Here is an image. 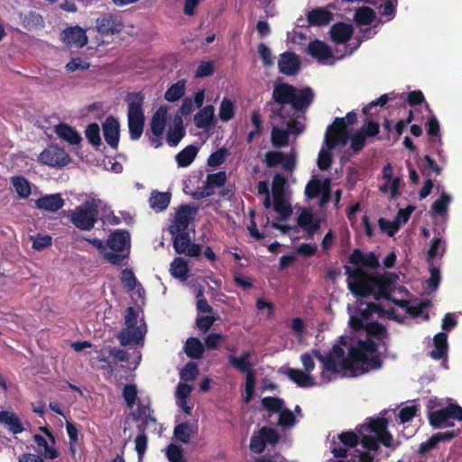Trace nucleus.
Here are the masks:
<instances>
[{"mask_svg": "<svg viewBox=\"0 0 462 462\" xmlns=\"http://www.w3.org/2000/svg\"><path fill=\"white\" fill-rule=\"evenodd\" d=\"M347 310L350 326L356 331L364 329L365 337H342L339 344L334 345L327 356H323L318 349L312 350V354L322 365L320 374L325 383L330 382L337 374L357 377L370 370L379 369L383 365L380 356L376 355V344L370 337H383L386 332L382 324L370 320L373 312H383L382 308L375 303L360 300L355 310L350 305Z\"/></svg>", "mask_w": 462, "mask_h": 462, "instance_id": "f257e3e1", "label": "nucleus"}, {"mask_svg": "<svg viewBox=\"0 0 462 462\" xmlns=\"http://www.w3.org/2000/svg\"><path fill=\"white\" fill-rule=\"evenodd\" d=\"M314 99L311 88H297L293 85L277 80L273 88V100L267 104L273 117H290L292 111H304Z\"/></svg>", "mask_w": 462, "mask_h": 462, "instance_id": "f03ea898", "label": "nucleus"}, {"mask_svg": "<svg viewBox=\"0 0 462 462\" xmlns=\"http://www.w3.org/2000/svg\"><path fill=\"white\" fill-rule=\"evenodd\" d=\"M345 273L347 276L348 290L356 297H368L374 294L375 300H392L390 293L380 285L373 276L368 275L360 269H353L349 265H345Z\"/></svg>", "mask_w": 462, "mask_h": 462, "instance_id": "7ed1b4c3", "label": "nucleus"}, {"mask_svg": "<svg viewBox=\"0 0 462 462\" xmlns=\"http://www.w3.org/2000/svg\"><path fill=\"white\" fill-rule=\"evenodd\" d=\"M387 428L388 420L384 418L370 419L367 424H362L358 431L365 448L376 450L380 444L392 447L393 439Z\"/></svg>", "mask_w": 462, "mask_h": 462, "instance_id": "20e7f679", "label": "nucleus"}, {"mask_svg": "<svg viewBox=\"0 0 462 462\" xmlns=\"http://www.w3.org/2000/svg\"><path fill=\"white\" fill-rule=\"evenodd\" d=\"M128 104V130L132 140L141 138L144 129L145 116L143 109L144 96L142 92H131L126 96Z\"/></svg>", "mask_w": 462, "mask_h": 462, "instance_id": "39448f33", "label": "nucleus"}, {"mask_svg": "<svg viewBox=\"0 0 462 462\" xmlns=\"http://www.w3.org/2000/svg\"><path fill=\"white\" fill-rule=\"evenodd\" d=\"M125 327L117 335L121 345L141 344L147 332L146 323L143 319H139L138 311L133 307H128L125 316Z\"/></svg>", "mask_w": 462, "mask_h": 462, "instance_id": "423d86ee", "label": "nucleus"}, {"mask_svg": "<svg viewBox=\"0 0 462 462\" xmlns=\"http://www.w3.org/2000/svg\"><path fill=\"white\" fill-rule=\"evenodd\" d=\"M110 251L105 252V259L110 263L122 265L130 252V235L125 230H116L107 240Z\"/></svg>", "mask_w": 462, "mask_h": 462, "instance_id": "0eeeda50", "label": "nucleus"}, {"mask_svg": "<svg viewBox=\"0 0 462 462\" xmlns=\"http://www.w3.org/2000/svg\"><path fill=\"white\" fill-rule=\"evenodd\" d=\"M98 209L95 201L88 200L72 210L70 220L72 224L81 230H91L97 219Z\"/></svg>", "mask_w": 462, "mask_h": 462, "instance_id": "6e6552de", "label": "nucleus"}, {"mask_svg": "<svg viewBox=\"0 0 462 462\" xmlns=\"http://www.w3.org/2000/svg\"><path fill=\"white\" fill-rule=\"evenodd\" d=\"M337 146H346V136L344 134L336 137L332 126H328L325 133L324 145L321 146L319 152L317 163L321 171H327L332 163L331 150Z\"/></svg>", "mask_w": 462, "mask_h": 462, "instance_id": "1a4fd4ad", "label": "nucleus"}, {"mask_svg": "<svg viewBox=\"0 0 462 462\" xmlns=\"http://www.w3.org/2000/svg\"><path fill=\"white\" fill-rule=\"evenodd\" d=\"M428 419L431 427L436 429L453 427L454 420H462V407L449 405L435 411H429Z\"/></svg>", "mask_w": 462, "mask_h": 462, "instance_id": "9d476101", "label": "nucleus"}, {"mask_svg": "<svg viewBox=\"0 0 462 462\" xmlns=\"http://www.w3.org/2000/svg\"><path fill=\"white\" fill-rule=\"evenodd\" d=\"M125 28L121 15L116 13H102L96 19V30L104 35H114Z\"/></svg>", "mask_w": 462, "mask_h": 462, "instance_id": "9b49d317", "label": "nucleus"}, {"mask_svg": "<svg viewBox=\"0 0 462 462\" xmlns=\"http://www.w3.org/2000/svg\"><path fill=\"white\" fill-rule=\"evenodd\" d=\"M39 162L51 167H64L69 163V154L59 145H50L41 152Z\"/></svg>", "mask_w": 462, "mask_h": 462, "instance_id": "f8f14e48", "label": "nucleus"}, {"mask_svg": "<svg viewBox=\"0 0 462 462\" xmlns=\"http://www.w3.org/2000/svg\"><path fill=\"white\" fill-rule=\"evenodd\" d=\"M173 238V248L178 254H184L188 256L197 257L202 252L200 244H190V237L188 231L183 233H171Z\"/></svg>", "mask_w": 462, "mask_h": 462, "instance_id": "ddd939ff", "label": "nucleus"}, {"mask_svg": "<svg viewBox=\"0 0 462 462\" xmlns=\"http://www.w3.org/2000/svg\"><path fill=\"white\" fill-rule=\"evenodd\" d=\"M264 162L269 168L282 164L283 171L292 172L296 168V155L291 152L284 154L281 151H269L265 154Z\"/></svg>", "mask_w": 462, "mask_h": 462, "instance_id": "4468645a", "label": "nucleus"}, {"mask_svg": "<svg viewBox=\"0 0 462 462\" xmlns=\"http://www.w3.org/2000/svg\"><path fill=\"white\" fill-rule=\"evenodd\" d=\"M307 53L313 59H316L318 62L322 64H333L334 55L333 51L327 42L323 41H312L310 42L307 50Z\"/></svg>", "mask_w": 462, "mask_h": 462, "instance_id": "2eb2a0df", "label": "nucleus"}, {"mask_svg": "<svg viewBox=\"0 0 462 462\" xmlns=\"http://www.w3.org/2000/svg\"><path fill=\"white\" fill-rule=\"evenodd\" d=\"M297 223L305 231L303 237L306 239H312L314 235L320 230V220L315 217L310 209H302L297 218Z\"/></svg>", "mask_w": 462, "mask_h": 462, "instance_id": "dca6fc26", "label": "nucleus"}, {"mask_svg": "<svg viewBox=\"0 0 462 462\" xmlns=\"http://www.w3.org/2000/svg\"><path fill=\"white\" fill-rule=\"evenodd\" d=\"M279 71L286 76L297 75L300 69V58L293 52H283L278 60Z\"/></svg>", "mask_w": 462, "mask_h": 462, "instance_id": "f3484780", "label": "nucleus"}, {"mask_svg": "<svg viewBox=\"0 0 462 462\" xmlns=\"http://www.w3.org/2000/svg\"><path fill=\"white\" fill-rule=\"evenodd\" d=\"M61 41L70 47L85 46L88 41L85 29L75 25L62 31Z\"/></svg>", "mask_w": 462, "mask_h": 462, "instance_id": "a211bd4d", "label": "nucleus"}, {"mask_svg": "<svg viewBox=\"0 0 462 462\" xmlns=\"http://www.w3.org/2000/svg\"><path fill=\"white\" fill-rule=\"evenodd\" d=\"M104 137L109 146L118 147L120 123L114 116H108L102 125Z\"/></svg>", "mask_w": 462, "mask_h": 462, "instance_id": "6ab92c4d", "label": "nucleus"}, {"mask_svg": "<svg viewBox=\"0 0 462 462\" xmlns=\"http://www.w3.org/2000/svg\"><path fill=\"white\" fill-rule=\"evenodd\" d=\"M197 213V208H192L189 205L180 206L173 221V225L171 226V232H184L188 231L189 223V217L192 214Z\"/></svg>", "mask_w": 462, "mask_h": 462, "instance_id": "aec40b11", "label": "nucleus"}, {"mask_svg": "<svg viewBox=\"0 0 462 462\" xmlns=\"http://www.w3.org/2000/svg\"><path fill=\"white\" fill-rule=\"evenodd\" d=\"M64 203L65 201L60 193H53L52 195L38 198V199L35 200V208L55 213V211L63 208Z\"/></svg>", "mask_w": 462, "mask_h": 462, "instance_id": "412c9836", "label": "nucleus"}, {"mask_svg": "<svg viewBox=\"0 0 462 462\" xmlns=\"http://www.w3.org/2000/svg\"><path fill=\"white\" fill-rule=\"evenodd\" d=\"M356 112H348L345 117H336L333 123L329 125L332 126V131L336 137H338L339 134H343L345 136V145L348 142L349 133L346 130V126L350 125V124H354L356 121Z\"/></svg>", "mask_w": 462, "mask_h": 462, "instance_id": "4be33fe9", "label": "nucleus"}, {"mask_svg": "<svg viewBox=\"0 0 462 462\" xmlns=\"http://www.w3.org/2000/svg\"><path fill=\"white\" fill-rule=\"evenodd\" d=\"M54 131L59 138L69 143L70 145H79L82 140V136L79 134L78 130L72 128L67 123H60L58 125H55Z\"/></svg>", "mask_w": 462, "mask_h": 462, "instance_id": "5701e85b", "label": "nucleus"}, {"mask_svg": "<svg viewBox=\"0 0 462 462\" xmlns=\"http://www.w3.org/2000/svg\"><path fill=\"white\" fill-rule=\"evenodd\" d=\"M349 263L359 266H368L369 268H376L379 265V260L374 253H362L360 250H355L349 256Z\"/></svg>", "mask_w": 462, "mask_h": 462, "instance_id": "b1692460", "label": "nucleus"}, {"mask_svg": "<svg viewBox=\"0 0 462 462\" xmlns=\"http://www.w3.org/2000/svg\"><path fill=\"white\" fill-rule=\"evenodd\" d=\"M185 126L181 116H175L173 117V125L167 132V143L172 147L177 146L185 137Z\"/></svg>", "mask_w": 462, "mask_h": 462, "instance_id": "393cba45", "label": "nucleus"}, {"mask_svg": "<svg viewBox=\"0 0 462 462\" xmlns=\"http://www.w3.org/2000/svg\"><path fill=\"white\" fill-rule=\"evenodd\" d=\"M332 20V13L325 7L313 8L307 14V21L310 25L323 26L329 24Z\"/></svg>", "mask_w": 462, "mask_h": 462, "instance_id": "a878e982", "label": "nucleus"}, {"mask_svg": "<svg viewBox=\"0 0 462 462\" xmlns=\"http://www.w3.org/2000/svg\"><path fill=\"white\" fill-rule=\"evenodd\" d=\"M226 181V171H218L214 174H209L207 176L206 183L201 191L202 197H210L214 194V189L216 188H220V186L225 185Z\"/></svg>", "mask_w": 462, "mask_h": 462, "instance_id": "bb28decb", "label": "nucleus"}, {"mask_svg": "<svg viewBox=\"0 0 462 462\" xmlns=\"http://www.w3.org/2000/svg\"><path fill=\"white\" fill-rule=\"evenodd\" d=\"M433 344L434 348L430 353V356L434 360H441V358L446 357L448 349V335L445 332H438L434 336Z\"/></svg>", "mask_w": 462, "mask_h": 462, "instance_id": "cd10ccee", "label": "nucleus"}, {"mask_svg": "<svg viewBox=\"0 0 462 462\" xmlns=\"http://www.w3.org/2000/svg\"><path fill=\"white\" fill-rule=\"evenodd\" d=\"M171 201V192H161L153 189L149 198V205L154 211H163L168 208Z\"/></svg>", "mask_w": 462, "mask_h": 462, "instance_id": "c85d7f7f", "label": "nucleus"}, {"mask_svg": "<svg viewBox=\"0 0 462 462\" xmlns=\"http://www.w3.org/2000/svg\"><path fill=\"white\" fill-rule=\"evenodd\" d=\"M152 411L149 402H145L139 401L136 410L132 412L133 420L136 421L141 420L143 422L141 428L145 429L149 421H152L153 423L156 421V419L152 417Z\"/></svg>", "mask_w": 462, "mask_h": 462, "instance_id": "c756f323", "label": "nucleus"}, {"mask_svg": "<svg viewBox=\"0 0 462 462\" xmlns=\"http://www.w3.org/2000/svg\"><path fill=\"white\" fill-rule=\"evenodd\" d=\"M353 33V25L339 22L333 24L330 29L332 41L336 43H343L349 41Z\"/></svg>", "mask_w": 462, "mask_h": 462, "instance_id": "7c9ffc66", "label": "nucleus"}, {"mask_svg": "<svg viewBox=\"0 0 462 462\" xmlns=\"http://www.w3.org/2000/svg\"><path fill=\"white\" fill-rule=\"evenodd\" d=\"M193 122L199 129H208L214 122V106L208 105L194 115Z\"/></svg>", "mask_w": 462, "mask_h": 462, "instance_id": "2f4dec72", "label": "nucleus"}, {"mask_svg": "<svg viewBox=\"0 0 462 462\" xmlns=\"http://www.w3.org/2000/svg\"><path fill=\"white\" fill-rule=\"evenodd\" d=\"M284 374L297 385L301 387H311L316 385V382L310 374L300 369L286 368Z\"/></svg>", "mask_w": 462, "mask_h": 462, "instance_id": "473e14b6", "label": "nucleus"}, {"mask_svg": "<svg viewBox=\"0 0 462 462\" xmlns=\"http://www.w3.org/2000/svg\"><path fill=\"white\" fill-rule=\"evenodd\" d=\"M198 432L197 427L189 422H182L177 424L173 429V437L176 440L182 442L183 444H189L191 438Z\"/></svg>", "mask_w": 462, "mask_h": 462, "instance_id": "72a5a7b5", "label": "nucleus"}, {"mask_svg": "<svg viewBox=\"0 0 462 462\" xmlns=\"http://www.w3.org/2000/svg\"><path fill=\"white\" fill-rule=\"evenodd\" d=\"M168 115V108L165 106H161L151 120V133L153 135H162L165 130L166 117Z\"/></svg>", "mask_w": 462, "mask_h": 462, "instance_id": "f704fd0d", "label": "nucleus"}, {"mask_svg": "<svg viewBox=\"0 0 462 462\" xmlns=\"http://www.w3.org/2000/svg\"><path fill=\"white\" fill-rule=\"evenodd\" d=\"M252 356L253 352L245 351L239 357L230 356L228 357V362L231 366H233L236 370H239L240 373L247 374L249 369H254V364L250 362Z\"/></svg>", "mask_w": 462, "mask_h": 462, "instance_id": "c9c22d12", "label": "nucleus"}, {"mask_svg": "<svg viewBox=\"0 0 462 462\" xmlns=\"http://www.w3.org/2000/svg\"><path fill=\"white\" fill-rule=\"evenodd\" d=\"M0 423L4 424L9 431L16 434L23 432V426L18 416L12 411H0Z\"/></svg>", "mask_w": 462, "mask_h": 462, "instance_id": "e433bc0d", "label": "nucleus"}, {"mask_svg": "<svg viewBox=\"0 0 462 462\" xmlns=\"http://www.w3.org/2000/svg\"><path fill=\"white\" fill-rule=\"evenodd\" d=\"M392 300L397 306L404 308L408 314L415 317L421 316L423 314V310L430 306V300L412 303L411 305H410L408 300H404V299H401L400 300L399 299H392Z\"/></svg>", "mask_w": 462, "mask_h": 462, "instance_id": "4c0bfd02", "label": "nucleus"}, {"mask_svg": "<svg viewBox=\"0 0 462 462\" xmlns=\"http://www.w3.org/2000/svg\"><path fill=\"white\" fill-rule=\"evenodd\" d=\"M199 152L197 145H188L179 152L175 156V162L178 167H189L194 161Z\"/></svg>", "mask_w": 462, "mask_h": 462, "instance_id": "58836bf2", "label": "nucleus"}, {"mask_svg": "<svg viewBox=\"0 0 462 462\" xmlns=\"http://www.w3.org/2000/svg\"><path fill=\"white\" fill-rule=\"evenodd\" d=\"M184 352L187 356L191 358H201L205 352V346L197 337H190L184 345Z\"/></svg>", "mask_w": 462, "mask_h": 462, "instance_id": "ea45409f", "label": "nucleus"}, {"mask_svg": "<svg viewBox=\"0 0 462 462\" xmlns=\"http://www.w3.org/2000/svg\"><path fill=\"white\" fill-rule=\"evenodd\" d=\"M447 249L446 240L442 237H435L431 239L430 246L428 250V262H435L436 257H441Z\"/></svg>", "mask_w": 462, "mask_h": 462, "instance_id": "a19ab883", "label": "nucleus"}, {"mask_svg": "<svg viewBox=\"0 0 462 462\" xmlns=\"http://www.w3.org/2000/svg\"><path fill=\"white\" fill-rule=\"evenodd\" d=\"M170 272L173 277L187 281L189 277L188 263L185 259L175 258L171 263Z\"/></svg>", "mask_w": 462, "mask_h": 462, "instance_id": "79ce46f5", "label": "nucleus"}, {"mask_svg": "<svg viewBox=\"0 0 462 462\" xmlns=\"http://www.w3.org/2000/svg\"><path fill=\"white\" fill-rule=\"evenodd\" d=\"M290 132L288 126L286 128H281V126H273L272 130V143L274 147L286 146L289 142Z\"/></svg>", "mask_w": 462, "mask_h": 462, "instance_id": "37998d69", "label": "nucleus"}, {"mask_svg": "<svg viewBox=\"0 0 462 462\" xmlns=\"http://www.w3.org/2000/svg\"><path fill=\"white\" fill-rule=\"evenodd\" d=\"M273 209L280 215V217L285 221L291 217L292 214V208L290 201L285 199L283 196H279L274 198L273 201Z\"/></svg>", "mask_w": 462, "mask_h": 462, "instance_id": "c03bdc74", "label": "nucleus"}, {"mask_svg": "<svg viewBox=\"0 0 462 462\" xmlns=\"http://www.w3.org/2000/svg\"><path fill=\"white\" fill-rule=\"evenodd\" d=\"M11 183L14 187L15 191L20 198H28L32 193L30 183L25 177L23 176H13L11 178Z\"/></svg>", "mask_w": 462, "mask_h": 462, "instance_id": "a18cd8bd", "label": "nucleus"}, {"mask_svg": "<svg viewBox=\"0 0 462 462\" xmlns=\"http://www.w3.org/2000/svg\"><path fill=\"white\" fill-rule=\"evenodd\" d=\"M20 23L26 29L37 28V26L43 25V20L42 15L36 12H28L23 14H19Z\"/></svg>", "mask_w": 462, "mask_h": 462, "instance_id": "49530a36", "label": "nucleus"}, {"mask_svg": "<svg viewBox=\"0 0 462 462\" xmlns=\"http://www.w3.org/2000/svg\"><path fill=\"white\" fill-rule=\"evenodd\" d=\"M185 79H180L177 81V83L171 85V87L167 88L164 93L165 99L171 102L179 100V98H180L185 94Z\"/></svg>", "mask_w": 462, "mask_h": 462, "instance_id": "de8ad7c7", "label": "nucleus"}, {"mask_svg": "<svg viewBox=\"0 0 462 462\" xmlns=\"http://www.w3.org/2000/svg\"><path fill=\"white\" fill-rule=\"evenodd\" d=\"M451 201V196L445 192L441 193L439 199L431 206V214L439 216L445 215Z\"/></svg>", "mask_w": 462, "mask_h": 462, "instance_id": "09e8293b", "label": "nucleus"}, {"mask_svg": "<svg viewBox=\"0 0 462 462\" xmlns=\"http://www.w3.org/2000/svg\"><path fill=\"white\" fill-rule=\"evenodd\" d=\"M375 12L369 7H360L356 9L355 14L356 22L358 24L368 25L374 20Z\"/></svg>", "mask_w": 462, "mask_h": 462, "instance_id": "8fccbe9b", "label": "nucleus"}, {"mask_svg": "<svg viewBox=\"0 0 462 462\" xmlns=\"http://www.w3.org/2000/svg\"><path fill=\"white\" fill-rule=\"evenodd\" d=\"M142 431L140 435H138L134 440L135 443V451L138 457V462H142V459L146 452L147 445H148V437L145 433L144 428H140Z\"/></svg>", "mask_w": 462, "mask_h": 462, "instance_id": "3c124183", "label": "nucleus"}, {"mask_svg": "<svg viewBox=\"0 0 462 462\" xmlns=\"http://www.w3.org/2000/svg\"><path fill=\"white\" fill-rule=\"evenodd\" d=\"M87 140L94 146H99L101 143L100 128L97 123H91L85 130Z\"/></svg>", "mask_w": 462, "mask_h": 462, "instance_id": "603ef678", "label": "nucleus"}, {"mask_svg": "<svg viewBox=\"0 0 462 462\" xmlns=\"http://www.w3.org/2000/svg\"><path fill=\"white\" fill-rule=\"evenodd\" d=\"M249 448L253 453L261 454L265 450L264 436L261 432L254 433L249 444Z\"/></svg>", "mask_w": 462, "mask_h": 462, "instance_id": "864d4df0", "label": "nucleus"}, {"mask_svg": "<svg viewBox=\"0 0 462 462\" xmlns=\"http://www.w3.org/2000/svg\"><path fill=\"white\" fill-rule=\"evenodd\" d=\"M123 398L128 408H133L135 401L138 398L137 386L134 384H126L123 388Z\"/></svg>", "mask_w": 462, "mask_h": 462, "instance_id": "5fc2aeb1", "label": "nucleus"}, {"mask_svg": "<svg viewBox=\"0 0 462 462\" xmlns=\"http://www.w3.org/2000/svg\"><path fill=\"white\" fill-rule=\"evenodd\" d=\"M272 188L274 198L283 196L284 190L287 188V177L282 174H275L273 178Z\"/></svg>", "mask_w": 462, "mask_h": 462, "instance_id": "6e6d98bb", "label": "nucleus"}, {"mask_svg": "<svg viewBox=\"0 0 462 462\" xmlns=\"http://www.w3.org/2000/svg\"><path fill=\"white\" fill-rule=\"evenodd\" d=\"M262 406L269 411H278L283 408V399L276 397H264L262 399Z\"/></svg>", "mask_w": 462, "mask_h": 462, "instance_id": "4d7b16f0", "label": "nucleus"}, {"mask_svg": "<svg viewBox=\"0 0 462 462\" xmlns=\"http://www.w3.org/2000/svg\"><path fill=\"white\" fill-rule=\"evenodd\" d=\"M219 116L220 120L225 122L229 121L234 117V105L231 100L227 99V97H224L221 101Z\"/></svg>", "mask_w": 462, "mask_h": 462, "instance_id": "13d9d810", "label": "nucleus"}, {"mask_svg": "<svg viewBox=\"0 0 462 462\" xmlns=\"http://www.w3.org/2000/svg\"><path fill=\"white\" fill-rule=\"evenodd\" d=\"M66 430L69 439V451L74 455L76 452V444L79 441V430L70 420L66 421Z\"/></svg>", "mask_w": 462, "mask_h": 462, "instance_id": "bf43d9fd", "label": "nucleus"}, {"mask_svg": "<svg viewBox=\"0 0 462 462\" xmlns=\"http://www.w3.org/2000/svg\"><path fill=\"white\" fill-rule=\"evenodd\" d=\"M166 456L171 462H186L183 456V448L175 444L169 445Z\"/></svg>", "mask_w": 462, "mask_h": 462, "instance_id": "052dcab7", "label": "nucleus"}, {"mask_svg": "<svg viewBox=\"0 0 462 462\" xmlns=\"http://www.w3.org/2000/svg\"><path fill=\"white\" fill-rule=\"evenodd\" d=\"M428 264L429 271L430 273V277L428 280V286L431 291H435L437 290L440 282L439 268L435 265V263H428Z\"/></svg>", "mask_w": 462, "mask_h": 462, "instance_id": "680f3d73", "label": "nucleus"}, {"mask_svg": "<svg viewBox=\"0 0 462 462\" xmlns=\"http://www.w3.org/2000/svg\"><path fill=\"white\" fill-rule=\"evenodd\" d=\"M121 282L128 291L135 289L137 280L132 271V269L125 268L121 273Z\"/></svg>", "mask_w": 462, "mask_h": 462, "instance_id": "e2e57ef3", "label": "nucleus"}, {"mask_svg": "<svg viewBox=\"0 0 462 462\" xmlns=\"http://www.w3.org/2000/svg\"><path fill=\"white\" fill-rule=\"evenodd\" d=\"M198 373L199 370L197 365L194 364V362H189L180 371V379L185 382H191V380L196 378Z\"/></svg>", "mask_w": 462, "mask_h": 462, "instance_id": "0e129e2a", "label": "nucleus"}, {"mask_svg": "<svg viewBox=\"0 0 462 462\" xmlns=\"http://www.w3.org/2000/svg\"><path fill=\"white\" fill-rule=\"evenodd\" d=\"M227 150L220 149L218 151L213 152V153L208 156L207 162L210 167H218V165H221L225 162Z\"/></svg>", "mask_w": 462, "mask_h": 462, "instance_id": "69168bd1", "label": "nucleus"}, {"mask_svg": "<svg viewBox=\"0 0 462 462\" xmlns=\"http://www.w3.org/2000/svg\"><path fill=\"white\" fill-rule=\"evenodd\" d=\"M257 51L260 57L263 60V66L270 67L273 64V55L270 47H268L264 42H261L257 47Z\"/></svg>", "mask_w": 462, "mask_h": 462, "instance_id": "338daca9", "label": "nucleus"}, {"mask_svg": "<svg viewBox=\"0 0 462 462\" xmlns=\"http://www.w3.org/2000/svg\"><path fill=\"white\" fill-rule=\"evenodd\" d=\"M278 423L282 427L290 428V427H293V425H295L297 423V420L291 411L287 410V408L285 410H283V408H282V411H280V417H279Z\"/></svg>", "mask_w": 462, "mask_h": 462, "instance_id": "774afa93", "label": "nucleus"}]
</instances>
